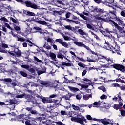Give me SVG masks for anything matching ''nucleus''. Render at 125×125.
I'll return each instance as SVG.
<instances>
[{"instance_id":"1","label":"nucleus","mask_w":125,"mask_h":125,"mask_svg":"<svg viewBox=\"0 0 125 125\" xmlns=\"http://www.w3.org/2000/svg\"><path fill=\"white\" fill-rule=\"evenodd\" d=\"M73 43H74V44H76V45H77L79 47H84V48L87 49V50H89V51H90L91 53L96 55V56H94V55L91 56V57L92 59L87 58V61L88 62H98V59H97V58H96V57H98V54L91 50V49H90L89 47L86 46L85 44H84V43L81 42L74 41L73 42Z\"/></svg>"},{"instance_id":"2","label":"nucleus","mask_w":125,"mask_h":125,"mask_svg":"<svg viewBox=\"0 0 125 125\" xmlns=\"http://www.w3.org/2000/svg\"><path fill=\"white\" fill-rule=\"evenodd\" d=\"M117 11H116V9H115L113 11H110L108 13V17L107 19H106V22L108 23V22H109L110 25L112 21L113 20L110 19H113L114 20V21H116V22L119 26H124V21L123 20L121 19V18L117 16Z\"/></svg>"},{"instance_id":"3","label":"nucleus","mask_w":125,"mask_h":125,"mask_svg":"<svg viewBox=\"0 0 125 125\" xmlns=\"http://www.w3.org/2000/svg\"><path fill=\"white\" fill-rule=\"evenodd\" d=\"M71 121L72 122H75V123H78V124H80V125H85L84 124V122L85 123H87V120L84 116L81 115V118L79 117V115H77V117H71Z\"/></svg>"},{"instance_id":"4","label":"nucleus","mask_w":125,"mask_h":125,"mask_svg":"<svg viewBox=\"0 0 125 125\" xmlns=\"http://www.w3.org/2000/svg\"><path fill=\"white\" fill-rule=\"evenodd\" d=\"M33 22L35 23H38L40 25H47V22L42 20V17L40 16V15H36L34 17H32Z\"/></svg>"},{"instance_id":"5","label":"nucleus","mask_w":125,"mask_h":125,"mask_svg":"<svg viewBox=\"0 0 125 125\" xmlns=\"http://www.w3.org/2000/svg\"><path fill=\"white\" fill-rule=\"evenodd\" d=\"M117 97H118V103L119 104H114V105L112 106L113 109H115L117 111L118 110H120V109H122L123 108V99H122V97H121V92H119L118 94H117Z\"/></svg>"},{"instance_id":"6","label":"nucleus","mask_w":125,"mask_h":125,"mask_svg":"<svg viewBox=\"0 0 125 125\" xmlns=\"http://www.w3.org/2000/svg\"><path fill=\"white\" fill-rule=\"evenodd\" d=\"M24 98L26 99L27 102H32L34 105H36V106L39 105V103L37 102L36 98L31 95L25 93Z\"/></svg>"},{"instance_id":"7","label":"nucleus","mask_w":125,"mask_h":125,"mask_svg":"<svg viewBox=\"0 0 125 125\" xmlns=\"http://www.w3.org/2000/svg\"><path fill=\"white\" fill-rule=\"evenodd\" d=\"M74 33L76 35H80V36H83L82 38H85V37L84 36H87V33L83 30V29H81V27L77 26H75V28L74 29Z\"/></svg>"},{"instance_id":"8","label":"nucleus","mask_w":125,"mask_h":125,"mask_svg":"<svg viewBox=\"0 0 125 125\" xmlns=\"http://www.w3.org/2000/svg\"><path fill=\"white\" fill-rule=\"evenodd\" d=\"M111 25L112 27H114L115 29H117L120 33H124L125 34V31L124 30V27H125V23L124 22V25H120L119 24L115 22L114 21H111Z\"/></svg>"},{"instance_id":"9","label":"nucleus","mask_w":125,"mask_h":125,"mask_svg":"<svg viewBox=\"0 0 125 125\" xmlns=\"http://www.w3.org/2000/svg\"><path fill=\"white\" fill-rule=\"evenodd\" d=\"M103 58L108 61V62L107 64H101V68H104V69L109 68V66L113 62V60L110 57L107 58L106 56H102L101 58H99V59H103Z\"/></svg>"},{"instance_id":"10","label":"nucleus","mask_w":125,"mask_h":125,"mask_svg":"<svg viewBox=\"0 0 125 125\" xmlns=\"http://www.w3.org/2000/svg\"><path fill=\"white\" fill-rule=\"evenodd\" d=\"M36 97L38 99H40L43 102V103H52L53 102V101L52 99H51L49 98V97H44L42 96H40L39 94H36Z\"/></svg>"},{"instance_id":"11","label":"nucleus","mask_w":125,"mask_h":125,"mask_svg":"<svg viewBox=\"0 0 125 125\" xmlns=\"http://www.w3.org/2000/svg\"><path fill=\"white\" fill-rule=\"evenodd\" d=\"M22 4H25L27 7H31V8H33V9H39L38 5L35 3H32L31 1L27 0L23 1Z\"/></svg>"},{"instance_id":"12","label":"nucleus","mask_w":125,"mask_h":125,"mask_svg":"<svg viewBox=\"0 0 125 125\" xmlns=\"http://www.w3.org/2000/svg\"><path fill=\"white\" fill-rule=\"evenodd\" d=\"M113 68L118 71H120L122 73H125V67L122 64H115L112 65Z\"/></svg>"},{"instance_id":"13","label":"nucleus","mask_w":125,"mask_h":125,"mask_svg":"<svg viewBox=\"0 0 125 125\" xmlns=\"http://www.w3.org/2000/svg\"><path fill=\"white\" fill-rule=\"evenodd\" d=\"M109 13L108 12L105 11V10L103 8L102 9L101 12L98 14L99 16H101V17H103L104 19H105L107 20L108 19Z\"/></svg>"},{"instance_id":"14","label":"nucleus","mask_w":125,"mask_h":125,"mask_svg":"<svg viewBox=\"0 0 125 125\" xmlns=\"http://www.w3.org/2000/svg\"><path fill=\"white\" fill-rule=\"evenodd\" d=\"M89 10H90L91 12L98 13V14H99V13L101 12V10H102V9L98 8V6H90Z\"/></svg>"},{"instance_id":"15","label":"nucleus","mask_w":125,"mask_h":125,"mask_svg":"<svg viewBox=\"0 0 125 125\" xmlns=\"http://www.w3.org/2000/svg\"><path fill=\"white\" fill-rule=\"evenodd\" d=\"M102 124H103V125H113V123H114V121H113V119H107V118H104L100 120Z\"/></svg>"},{"instance_id":"16","label":"nucleus","mask_w":125,"mask_h":125,"mask_svg":"<svg viewBox=\"0 0 125 125\" xmlns=\"http://www.w3.org/2000/svg\"><path fill=\"white\" fill-rule=\"evenodd\" d=\"M55 42H59V43H60V44H61L62 46L65 47V48H68L69 46V44H68L66 42L63 41V40L61 39H56Z\"/></svg>"},{"instance_id":"17","label":"nucleus","mask_w":125,"mask_h":125,"mask_svg":"<svg viewBox=\"0 0 125 125\" xmlns=\"http://www.w3.org/2000/svg\"><path fill=\"white\" fill-rule=\"evenodd\" d=\"M13 52L15 53V55H16L17 57H21L22 54H23L22 51L19 50L18 48L15 47Z\"/></svg>"},{"instance_id":"18","label":"nucleus","mask_w":125,"mask_h":125,"mask_svg":"<svg viewBox=\"0 0 125 125\" xmlns=\"http://www.w3.org/2000/svg\"><path fill=\"white\" fill-rule=\"evenodd\" d=\"M97 4H104V5H107L108 4V2L107 1L108 0H93Z\"/></svg>"},{"instance_id":"19","label":"nucleus","mask_w":125,"mask_h":125,"mask_svg":"<svg viewBox=\"0 0 125 125\" xmlns=\"http://www.w3.org/2000/svg\"><path fill=\"white\" fill-rule=\"evenodd\" d=\"M61 68L62 69V70H64V67L66 66V67H72V64L69 62H64L62 61V65H61Z\"/></svg>"},{"instance_id":"20","label":"nucleus","mask_w":125,"mask_h":125,"mask_svg":"<svg viewBox=\"0 0 125 125\" xmlns=\"http://www.w3.org/2000/svg\"><path fill=\"white\" fill-rule=\"evenodd\" d=\"M68 88L71 92L75 93L77 92V91H80V90L78 88L72 87L70 86H68Z\"/></svg>"},{"instance_id":"21","label":"nucleus","mask_w":125,"mask_h":125,"mask_svg":"<svg viewBox=\"0 0 125 125\" xmlns=\"http://www.w3.org/2000/svg\"><path fill=\"white\" fill-rule=\"evenodd\" d=\"M44 73H46V67H42V70H40L37 71V74L39 76L42 75V74H44Z\"/></svg>"},{"instance_id":"22","label":"nucleus","mask_w":125,"mask_h":125,"mask_svg":"<svg viewBox=\"0 0 125 125\" xmlns=\"http://www.w3.org/2000/svg\"><path fill=\"white\" fill-rule=\"evenodd\" d=\"M50 57H51L52 60L54 61H57V59H56V55L54 53L50 52L49 53Z\"/></svg>"},{"instance_id":"23","label":"nucleus","mask_w":125,"mask_h":125,"mask_svg":"<svg viewBox=\"0 0 125 125\" xmlns=\"http://www.w3.org/2000/svg\"><path fill=\"white\" fill-rule=\"evenodd\" d=\"M49 98H50V99H52V98H58L61 100V97H59V94H51L49 96Z\"/></svg>"},{"instance_id":"24","label":"nucleus","mask_w":125,"mask_h":125,"mask_svg":"<svg viewBox=\"0 0 125 125\" xmlns=\"http://www.w3.org/2000/svg\"><path fill=\"white\" fill-rule=\"evenodd\" d=\"M109 50H110V51H112L113 53H115V52H118V49L116 48V46L114 47L112 45H110Z\"/></svg>"},{"instance_id":"25","label":"nucleus","mask_w":125,"mask_h":125,"mask_svg":"<svg viewBox=\"0 0 125 125\" xmlns=\"http://www.w3.org/2000/svg\"><path fill=\"white\" fill-rule=\"evenodd\" d=\"M96 19L97 20H101L103 22H105V23H107V20L104 19L103 18H101V16H100L98 15L96 16Z\"/></svg>"},{"instance_id":"26","label":"nucleus","mask_w":125,"mask_h":125,"mask_svg":"<svg viewBox=\"0 0 125 125\" xmlns=\"http://www.w3.org/2000/svg\"><path fill=\"white\" fill-rule=\"evenodd\" d=\"M41 84H42V85H44L46 87H49L50 86V84L49 83L44 82V81H42L40 83Z\"/></svg>"},{"instance_id":"27","label":"nucleus","mask_w":125,"mask_h":125,"mask_svg":"<svg viewBox=\"0 0 125 125\" xmlns=\"http://www.w3.org/2000/svg\"><path fill=\"white\" fill-rule=\"evenodd\" d=\"M35 69H36V66H33V68L29 66V69H27V71H29L30 73H31V74H35V72H36Z\"/></svg>"},{"instance_id":"28","label":"nucleus","mask_w":125,"mask_h":125,"mask_svg":"<svg viewBox=\"0 0 125 125\" xmlns=\"http://www.w3.org/2000/svg\"><path fill=\"white\" fill-rule=\"evenodd\" d=\"M65 29L66 30H70V31H72V32H73L74 33V30L75 29V27H72L70 25H65L64 26Z\"/></svg>"},{"instance_id":"29","label":"nucleus","mask_w":125,"mask_h":125,"mask_svg":"<svg viewBox=\"0 0 125 125\" xmlns=\"http://www.w3.org/2000/svg\"><path fill=\"white\" fill-rule=\"evenodd\" d=\"M62 37L65 41H71V40L74 41V39H72L69 36H65L64 34H62Z\"/></svg>"},{"instance_id":"30","label":"nucleus","mask_w":125,"mask_h":125,"mask_svg":"<svg viewBox=\"0 0 125 125\" xmlns=\"http://www.w3.org/2000/svg\"><path fill=\"white\" fill-rule=\"evenodd\" d=\"M98 89H99L100 90H102V91L103 92H105V93H106L107 92V91H106V88L105 87V86L102 85L101 86L98 87Z\"/></svg>"},{"instance_id":"31","label":"nucleus","mask_w":125,"mask_h":125,"mask_svg":"<svg viewBox=\"0 0 125 125\" xmlns=\"http://www.w3.org/2000/svg\"><path fill=\"white\" fill-rule=\"evenodd\" d=\"M78 77H75V80L72 79L71 80H68V83H77L78 84V83H77V81H78Z\"/></svg>"},{"instance_id":"32","label":"nucleus","mask_w":125,"mask_h":125,"mask_svg":"<svg viewBox=\"0 0 125 125\" xmlns=\"http://www.w3.org/2000/svg\"><path fill=\"white\" fill-rule=\"evenodd\" d=\"M64 97L65 100H70V98L72 97V95H70V93H68L66 95L63 96V98Z\"/></svg>"},{"instance_id":"33","label":"nucleus","mask_w":125,"mask_h":125,"mask_svg":"<svg viewBox=\"0 0 125 125\" xmlns=\"http://www.w3.org/2000/svg\"><path fill=\"white\" fill-rule=\"evenodd\" d=\"M20 75H21V76H22V77H24V78H26V77L28 76V74H27V73H26L23 71H20Z\"/></svg>"},{"instance_id":"34","label":"nucleus","mask_w":125,"mask_h":125,"mask_svg":"<svg viewBox=\"0 0 125 125\" xmlns=\"http://www.w3.org/2000/svg\"><path fill=\"white\" fill-rule=\"evenodd\" d=\"M57 62H55V64H57L58 65H56L57 68H61V65H62V62L59 61H55Z\"/></svg>"},{"instance_id":"35","label":"nucleus","mask_w":125,"mask_h":125,"mask_svg":"<svg viewBox=\"0 0 125 125\" xmlns=\"http://www.w3.org/2000/svg\"><path fill=\"white\" fill-rule=\"evenodd\" d=\"M35 15L36 14H35V13L33 12L27 11V16H32L33 17H34V16H35Z\"/></svg>"},{"instance_id":"36","label":"nucleus","mask_w":125,"mask_h":125,"mask_svg":"<svg viewBox=\"0 0 125 125\" xmlns=\"http://www.w3.org/2000/svg\"><path fill=\"white\" fill-rule=\"evenodd\" d=\"M16 97V98H25V93L22 94L17 95Z\"/></svg>"},{"instance_id":"37","label":"nucleus","mask_w":125,"mask_h":125,"mask_svg":"<svg viewBox=\"0 0 125 125\" xmlns=\"http://www.w3.org/2000/svg\"><path fill=\"white\" fill-rule=\"evenodd\" d=\"M54 2L55 3H57V4H62V5H64L65 4L63 2H62V1L60 0H54Z\"/></svg>"},{"instance_id":"38","label":"nucleus","mask_w":125,"mask_h":125,"mask_svg":"<svg viewBox=\"0 0 125 125\" xmlns=\"http://www.w3.org/2000/svg\"><path fill=\"white\" fill-rule=\"evenodd\" d=\"M63 56H64V55L61 53H58L57 55V57L60 59H63Z\"/></svg>"},{"instance_id":"39","label":"nucleus","mask_w":125,"mask_h":125,"mask_svg":"<svg viewBox=\"0 0 125 125\" xmlns=\"http://www.w3.org/2000/svg\"><path fill=\"white\" fill-rule=\"evenodd\" d=\"M17 41L18 42H25V39H24L23 37H19L18 36H17Z\"/></svg>"},{"instance_id":"40","label":"nucleus","mask_w":125,"mask_h":125,"mask_svg":"<svg viewBox=\"0 0 125 125\" xmlns=\"http://www.w3.org/2000/svg\"><path fill=\"white\" fill-rule=\"evenodd\" d=\"M110 44L109 43L105 42L104 43V47L106 48V49H109L110 48Z\"/></svg>"},{"instance_id":"41","label":"nucleus","mask_w":125,"mask_h":125,"mask_svg":"<svg viewBox=\"0 0 125 125\" xmlns=\"http://www.w3.org/2000/svg\"><path fill=\"white\" fill-rule=\"evenodd\" d=\"M78 85L81 86V88H88V86L85 85L84 84H81L80 83H77Z\"/></svg>"},{"instance_id":"42","label":"nucleus","mask_w":125,"mask_h":125,"mask_svg":"<svg viewBox=\"0 0 125 125\" xmlns=\"http://www.w3.org/2000/svg\"><path fill=\"white\" fill-rule=\"evenodd\" d=\"M44 48H46V49H47L48 50H50L51 49V46L50 45H48L46 46V43H45L44 45L43 46Z\"/></svg>"},{"instance_id":"43","label":"nucleus","mask_w":125,"mask_h":125,"mask_svg":"<svg viewBox=\"0 0 125 125\" xmlns=\"http://www.w3.org/2000/svg\"><path fill=\"white\" fill-rule=\"evenodd\" d=\"M86 42L88 43H90V44H92L93 45V40L92 39H89L86 40Z\"/></svg>"},{"instance_id":"44","label":"nucleus","mask_w":125,"mask_h":125,"mask_svg":"<svg viewBox=\"0 0 125 125\" xmlns=\"http://www.w3.org/2000/svg\"><path fill=\"white\" fill-rule=\"evenodd\" d=\"M114 6H115V7H117V8H119V9H120V10H121V11H122L123 10H124V8H123V7L121 5H119L118 6V5H117V4H114Z\"/></svg>"},{"instance_id":"45","label":"nucleus","mask_w":125,"mask_h":125,"mask_svg":"<svg viewBox=\"0 0 125 125\" xmlns=\"http://www.w3.org/2000/svg\"><path fill=\"white\" fill-rule=\"evenodd\" d=\"M34 61H37V62H38V63H42V61L39 59V58H38L37 57L34 56Z\"/></svg>"},{"instance_id":"46","label":"nucleus","mask_w":125,"mask_h":125,"mask_svg":"<svg viewBox=\"0 0 125 125\" xmlns=\"http://www.w3.org/2000/svg\"><path fill=\"white\" fill-rule=\"evenodd\" d=\"M72 107L73 110H77V111H79V110H80V107L77 106L75 104H72Z\"/></svg>"},{"instance_id":"47","label":"nucleus","mask_w":125,"mask_h":125,"mask_svg":"<svg viewBox=\"0 0 125 125\" xmlns=\"http://www.w3.org/2000/svg\"><path fill=\"white\" fill-rule=\"evenodd\" d=\"M29 67H30V65H29L23 64L21 65V68H23V69H26L27 70L28 69H29Z\"/></svg>"},{"instance_id":"48","label":"nucleus","mask_w":125,"mask_h":125,"mask_svg":"<svg viewBox=\"0 0 125 125\" xmlns=\"http://www.w3.org/2000/svg\"><path fill=\"white\" fill-rule=\"evenodd\" d=\"M115 81L117 83H118V82H119L120 83H125V81L121 79V78H117Z\"/></svg>"},{"instance_id":"49","label":"nucleus","mask_w":125,"mask_h":125,"mask_svg":"<svg viewBox=\"0 0 125 125\" xmlns=\"http://www.w3.org/2000/svg\"><path fill=\"white\" fill-rule=\"evenodd\" d=\"M72 15H73V14H72L71 13L67 12L65 14L66 18H70Z\"/></svg>"},{"instance_id":"50","label":"nucleus","mask_w":125,"mask_h":125,"mask_svg":"<svg viewBox=\"0 0 125 125\" xmlns=\"http://www.w3.org/2000/svg\"><path fill=\"white\" fill-rule=\"evenodd\" d=\"M23 117H24V115L23 114H21L17 117V119L19 120L20 121V120H22L23 119Z\"/></svg>"},{"instance_id":"51","label":"nucleus","mask_w":125,"mask_h":125,"mask_svg":"<svg viewBox=\"0 0 125 125\" xmlns=\"http://www.w3.org/2000/svg\"><path fill=\"white\" fill-rule=\"evenodd\" d=\"M120 111L121 115L122 117H125V111L123 109L122 110H119Z\"/></svg>"},{"instance_id":"52","label":"nucleus","mask_w":125,"mask_h":125,"mask_svg":"<svg viewBox=\"0 0 125 125\" xmlns=\"http://www.w3.org/2000/svg\"><path fill=\"white\" fill-rule=\"evenodd\" d=\"M73 3L75 5H78L81 3V2H80V1L78 0H74Z\"/></svg>"},{"instance_id":"53","label":"nucleus","mask_w":125,"mask_h":125,"mask_svg":"<svg viewBox=\"0 0 125 125\" xmlns=\"http://www.w3.org/2000/svg\"><path fill=\"white\" fill-rule=\"evenodd\" d=\"M4 82H6V83H11L12 82V80L11 78H5Z\"/></svg>"},{"instance_id":"54","label":"nucleus","mask_w":125,"mask_h":125,"mask_svg":"<svg viewBox=\"0 0 125 125\" xmlns=\"http://www.w3.org/2000/svg\"><path fill=\"white\" fill-rule=\"evenodd\" d=\"M76 97L78 100H81V98H82V95L81 94H78L77 95H76Z\"/></svg>"},{"instance_id":"55","label":"nucleus","mask_w":125,"mask_h":125,"mask_svg":"<svg viewBox=\"0 0 125 125\" xmlns=\"http://www.w3.org/2000/svg\"><path fill=\"white\" fill-rule=\"evenodd\" d=\"M104 31L105 33V36H107V34H108L109 35H110V34L112 33V31H109V29H104Z\"/></svg>"},{"instance_id":"56","label":"nucleus","mask_w":125,"mask_h":125,"mask_svg":"<svg viewBox=\"0 0 125 125\" xmlns=\"http://www.w3.org/2000/svg\"><path fill=\"white\" fill-rule=\"evenodd\" d=\"M30 113L32 115H36V114H38V112H37V111L36 110H33V109H31Z\"/></svg>"},{"instance_id":"57","label":"nucleus","mask_w":125,"mask_h":125,"mask_svg":"<svg viewBox=\"0 0 125 125\" xmlns=\"http://www.w3.org/2000/svg\"><path fill=\"white\" fill-rule=\"evenodd\" d=\"M56 125H65L64 124L62 123L61 121L55 122Z\"/></svg>"},{"instance_id":"58","label":"nucleus","mask_w":125,"mask_h":125,"mask_svg":"<svg viewBox=\"0 0 125 125\" xmlns=\"http://www.w3.org/2000/svg\"><path fill=\"white\" fill-rule=\"evenodd\" d=\"M83 99H84V100H88V99H89L88 98V94L83 95Z\"/></svg>"},{"instance_id":"59","label":"nucleus","mask_w":125,"mask_h":125,"mask_svg":"<svg viewBox=\"0 0 125 125\" xmlns=\"http://www.w3.org/2000/svg\"><path fill=\"white\" fill-rule=\"evenodd\" d=\"M86 73H87V71L86 70V69L84 70L82 73V76L84 77V76H85V75L86 74Z\"/></svg>"},{"instance_id":"60","label":"nucleus","mask_w":125,"mask_h":125,"mask_svg":"<svg viewBox=\"0 0 125 125\" xmlns=\"http://www.w3.org/2000/svg\"><path fill=\"white\" fill-rule=\"evenodd\" d=\"M0 20H1V21H4V22H8V20H7V19H6V18H5V17L1 18L0 19Z\"/></svg>"},{"instance_id":"61","label":"nucleus","mask_w":125,"mask_h":125,"mask_svg":"<svg viewBox=\"0 0 125 125\" xmlns=\"http://www.w3.org/2000/svg\"><path fill=\"white\" fill-rule=\"evenodd\" d=\"M14 28L15 31H20L21 29L19 26H17L16 25H14Z\"/></svg>"},{"instance_id":"62","label":"nucleus","mask_w":125,"mask_h":125,"mask_svg":"<svg viewBox=\"0 0 125 125\" xmlns=\"http://www.w3.org/2000/svg\"><path fill=\"white\" fill-rule=\"evenodd\" d=\"M15 104V101L13 100H11L10 101L9 105H14Z\"/></svg>"},{"instance_id":"63","label":"nucleus","mask_w":125,"mask_h":125,"mask_svg":"<svg viewBox=\"0 0 125 125\" xmlns=\"http://www.w3.org/2000/svg\"><path fill=\"white\" fill-rule=\"evenodd\" d=\"M2 48H8V45H7L5 43H2Z\"/></svg>"},{"instance_id":"64","label":"nucleus","mask_w":125,"mask_h":125,"mask_svg":"<svg viewBox=\"0 0 125 125\" xmlns=\"http://www.w3.org/2000/svg\"><path fill=\"white\" fill-rule=\"evenodd\" d=\"M107 98V97H106V95H102L101 97H100V99L102 100H103V99H106Z\"/></svg>"}]
</instances>
